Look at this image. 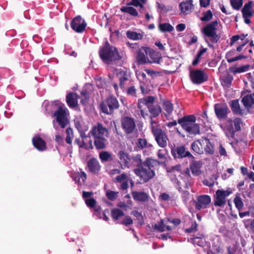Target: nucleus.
<instances>
[{
    "label": "nucleus",
    "mask_w": 254,
    "mask_h": 254,
    "mask_svg": "<svg viewBox=\"0 0 254 254\" xmlns=\"http://www.w3.org/2000/svg\"><path fill=\"white\" fill-rule=\"evenodd\" d=\"M119 105L117 98L110 96L105 101L100 104L102 112L106 114H112L115 109L119 108Z\"/></svg>",
    "instance_id": "obj_5"
},
{
    "label": "nucleus",
    "mask_w": 254,
    "mask_h": 254,
    "mask_svg": "<svg viewBox=\"0 0 254 254\" xmlns=\"http://www.w3.org/2000/svg\"><path fill=\"white\" fill-rule=\"evenodd\" d=\"M137 129L134 120L131 118L128 117V135L133 133V132Z\"/></svg>",
    "instance_id": "obj_41"
},
{
    "label": "nucleus",
    "mask_w": 254,
    "mask_h": 254,
    "mask_svg": "<svg viewBox=\"0 0 254 254\" xmlns=\"http://www.w3.org/2000/svg\"><path fill=\"white\" fill-rule=\"evenodd\" d=\"M66 136L65 141L68 144H71L72 140L73 137V130L71 127H68L66 129Z\"/></svg>",
    "instance_id": "obj_46"
},
{
    "label": "nucleus",
    "mask_w": 254,
    "mask_h": 254,
    "mask_svg": "<svg viewBox=\"0 0 254 254\" xmlns=\"http://www.w3.org/2000/svg\"><path fill=\"white\" fill-rule=\"evenodd\" d=\"M136 60L139 64H144L149 62L147 58V52L146 49L142 47L137 52Z\"/></svg>",
    "instance_id": "obj_19"
},
{
    "label": "nucleus",
    "mask_w": 254,
    "mask_h": 254,
    "mask_svg": "<svg viewBox=\"0 0 254 254\" xmlns=\"http://www.w3.org/2000/svg\"><path fill=\"white\" fill-rule=\"evenodd\" d=\"M217 20H215L207 24L202 30L204 35L205 42L210 48H213L212 44L217 43L220 40L221 35L216 33Z\"/></svg>",
    "instance_id": "obj_3"
},
{
    "label": "nucleus",
    "mask_w": 254,
    "mask_h": 254,
    "mask_svg": "<svg viewBox=\"0 0 254 254\" xmlns=\"http://www.w3.org/2000/svg\"><path fill=\"white\" fill-rule=\"evenodd\" d=\"M171 153L176 161H181L186 158L191 160L194 159V157L184 144L176 145L173 144L171 147Z\"/></svg>",
    "instance_id": "obj_4"
},
{
    "label": "nucleus",
    "mask_w": 254,
    "mask_h": 254,
    "mask_svg": "<svg viewBox=\"0 0 254 254\" xmlns=\"http://www.w3.org/2000/svg\"><path fill=\"white\" fill-rule=\"evenodd\" d=\"M153 228L159 232H163L165 230V225L164 224L163 220L161 219L157 224L152 225Z\"/></svg>",
    "instance_id": "obj_42"
},
{
    "label": "nucleus",
    "mask_w": 254,
    "mask_h": 254,
    "mask_svg": "<svg viewBox=\"0 0 254 254\" xmlns=\"http://www.w3.org/2000/svg\"><path fill=\"white\" fill-rule=\"evenodd\" d=\"M142 38L143 35L140 33H137L136 32L128 31V39L134 40H138L142 39Z\"/></svg>",
    "instance_id": "obj_44"
},
{
    "label": "nucleus",
    "mask_w": 254,
    "mask_h": 254,
    "mask_svg": "<svg viewBox=\"0 0 254 254\" xmlns=\"http://www.w3.org/2000/svg\"><path fill=\"white\" fill-rule=\"evenodd\" d=\"M236 207L238 209L239 211L241 210L243 206L244 203L240 197H236L234 200Z\"/></svg>",
    "instance_id": "obj_54"
},
{
    "label": "nucleus",
    "mask_w": 254,
    "mask_h": 254,
    "mask_svg": "<svg viewBox=\"0 0 254 254\" xmlns=\"http://www.w3.org/2000/svg\"><path fill=\"white\" fill-rule=\"evenodd\" d=\"M205 147H204V151L206 154L212 155L214 153V145L212 143L210 140L207 138H205Z\"/></svg>",
    "instance_id": "obj_35"
},
{
    "label": "nucleus",
    "mask_w": 254,
    "mask_h": 254,
    "mask_svg": "<svg viewBox=\"0 0 254 254\" xmlns=\"http://www.w3.org/2000/svg\"><path fill=\"white\" fill-rule=\"evenodd\" d=\"M127 80V75L124 73L123 75H122L119 77L120 80V86L122 88H125V82Z\"/></svg>",
    "instance_id": "obj_60"
},
{
    "label": "nucleus",
    "mask_w": 254,
    "mask_h": 254,
    "mask_svg": "<svg viewBox=\"0 0 254 254\" xmlns=\"http://www.w3.org/2000/svg\"><path fill=\"white\" fill-rule=\"evenodd\" d=\"M124 215V213L119 208H114L111 210V216L114 220H117Z\"/></svg>",
    "instance_id": "obj_39"
},
{
    "label": "nucleus",
    "mask_w": 254,
    "mask_h": 254,
    "mask_svg": "<svg viewBox=\"0 0 254 254\" xmlns=\"http://www.w3.org/2000/svg\"><path fill=\"white\" fill-rule=\"evenodd\" d=\"M87 23L80 15L74 17L70 22L71 29L77 33H83L86 29Z\"/></svg>",
    "instance_id": "obj_8"
},
{
    "label": "nucleus",
    "mask_w": 254,
    "mask_h": 254,
    "mask_svg": "<svg viewBox=\"0 0 254 254\" xmlns=\"http://www.w3.org/2000/svg\"><path fill=\"white\" fill-rule=\"evenodd\" d=\"M132 5L135 7L139 6L140 8H143V5L138 0H131L129 2H128V5Z\"/></svg>",
    "instance_id": "obj_61"
},
{
    "label": "nucleus",
    "mask_w": 254,
    "mask_h": 254,
    "mask_svg": "<svg viewBox=\"0 0 254 254\" xmlns=\"http://www.w3.org/2000/svg\"><path fill=\"white\" fill-rule=\"evenodd\" d=\"M121 127L126 133H127V117H124L121 120Z\"/></svg>",
    "instance_id": "obj_62"
},
{
    "label": "nucleus",
    "mask_w": 254,
    "mask_h": 254,
    "mask_svg": "<svg viewBox=\"0 0 254 254\" xmlns=\"http://www.w3.org/2000/svg\"><path fill=\"white\" fill-rule=\"evenodd\" d=\"M195 116L194 115H190L184 116L183 117L179 119L178 123L185 130L187 127H189L190 125L195 123Z\"/></svg>",
    "instance_id": "obj_14"
},
{
    "label": "nucleus",
    "mask_w": 254,
    "mask_h": 254,
    "mask_svg": "<svg viewBox=\"0 0 254 254\" xmlns=\"http://www.w3.org/2000/svg\"><path fill=\"white\" fill-rule=\"evenodd\" d=\"M191 149L197 154H202L203 149L201 141L198 139L193 142L191 144Z\"/></svg>",
    "instance_id": "obj_31"
},
{
    "label": "nucleus",
    "mask_w": 254,
    "mask_h": 254,
    "mask_svg": "<svg viewBox=\"0 0 254 254\" xmlns=\"http://www.w3.org/2000/svg\"><path fill=\"white\" fill-rule=\"evenodd\" d=\"M229 108L226 105L216 104L214 105V112L217 118L221 120L227 119Z\"/></svg>",
    "instance_id": "obj_12"
},
{
    "label": "nucleus",
    "mask_w": 254,
    "mask_h": 254,
    "mask_svg": "<svg viewBox=\"0 0 254 254\" xmlns=\"http://www.w3.org/2000/svg\"><path fill=\"white\" fill-rule=\"evenodd\" d=\"M106 196L110 200H114L117 197V193L112 191L108 190L106 192Z\"/></svg>",
    "instance_id": "obj_56"
},
{
    "label": "nucleus",
    "mask_w": 254,
    "mask_h": 254,
    "mask_svg": "<svg viewBox=\"0 0 254 254\" xmlns=\"http://www.w3.org/2000/svg\"><path fill=\"white\" fill-rule=\"evenodd\" d=\"M81 95L82 96V98L80 101V103L84 106L86 105L88 103V100L89 99V94L86 90H83L81 92Z\"/></svg>",
    "instance_id": "obj_47"
},
{
    "label": "nucleus",
    "mask_w": 254,
    "mask_h": 254,
    "mask_svg": "<svg viewBox=\"0 0 254 254\" xmlns=\"http://www.w3.org/2000/svg\"><path fill=\"white\" fill-rule=\"evenodd\" d=\"M128 14L133 16H137L138 13L134 7L128 6Z\"/></svg>",
    "instance_id": "obj_64"
},
{
    "label": "nucleus",
    "mask_w": 254,
    "mask_h": 254,
    "mask_svg": "<svg viewBox=\"0 0 254 254\" xmlns=\"http://www.w3.org/2000/svg\"><path fill=\"white\" fill-rule=\"evenodd\" d=\"M53 116L56 117V121L61 128L65 127L68 124L66 108L64 105L59 106L58 110L54 113Z\"/></svg>",
    "instance_id": "obj_7"
},
{
    "label": "nucleus",
    "mask_w": 254,
    "mask_h": 254,
    "mask_svg": "<svg viewBox=\"0 0 254 254\" xmlns=\"http://www.w3.org/2000/svg\"><path fill=\"white\" fill-rule=\"evenodd\" d=\"M126 21H123L122 23H121L120 28L115 32V33L118 38H120L121 37H124L127 36V24L126 23Z\"/></svg>",
    "instance_id": "obj_28"
},
{
    "label": "nucleus",
    "mask_w": 254,
    "mask_h": 254,
    "mask_svg": "<svg viewBox=\"0 0 254 254\" xmlns=\"http://www.w3.org/2000/svg\"><path fill=\"white\" fill-rule=\"evenodd\" d=\"M150 57L152 59L151 63H159L161 59V54L158 52L152 51L150 52Z\"/></svg>",
    "instance_id": "obj_43"
},
{
    "label": "nucleus",
    "mask_w": 254,
    "mask_h": 254,
    "mask_svg": "<svg viewBox=\"0 0 254 254\" xmlns=\"http://www.w3.org/2000/svg\"><path fill=\"white\" fill-rule=\"evenodd\" d=\"M107 139L106 137H98L94 138V144L97 149H103L106 146Z\"/></svg>",
    "instance_id": "obj_29"
},
{
    "label": "nucleus",
    "mask_w": 254,
    "mask_h": 254,
    "mask_svg": "<svg viewBox=\"0 0 254 254\" xmlns=\"http://www.w3.org/2000/svg\"><path fill=\"white\" fill-rule=\"evenodd\" d=\"M232 8L235 10H239L243 5V0H230Z\"/></svg>",
    "instance_id": "obj_50"
},
{
    "label": "nucleus",
    "mask_w": 254,
    "mask_h": 254,
    "mask_svg": "<svg viewBox=\"0 0 254 254\" xmlns=\"http://www.w3.org/2000/svg\"><path fill=\"white\" fill-rule=\"evenodd\" d=\"M118 155L119 156L120 163H123L126 167L127 164V153L124 152L123 151H120Z\"/></svg>",
    "instance_id": "obj_53"
},
{
    "label": "nucleus",
    "mask_w": 254,
    "mask_h": 254,
    "mask_svg": "<svg viewBox=\"0 0 254 254\" xmlns=\"http://www.w3.org/2000/svg\"><path fill=\"white\" fill-rule=\"evenodd\" d=\"M155 98L152 96H149L139 99L138 101V108L140 110L141 113H143L142 107L143 105H146L148 107L149 105L153 104Z\"/></svg>",
    "instance_id": "obj_20"
},
{
    "label": "nucleus",
    "mask_w": 254,
    "mask_h": 254,
    "mask_svg": "<svg viewBox=\"0 0 254 254\" xmlns=\"http://www.w3.org/2000/svg\"><path fill=\"white\" fill-rule=\"evenodd\" d=\"M149 112L151 114L150 118H156L158 117L161 113L162 109L161 107L158 104H151L147 107Z\"/></svg>",
    "instance_id": "obj_24"
},
{
    "label": "nucleus",
    "mask_w": 254,
    "mask_h": 254,
    "mask_svg": "<svg viewBox=\"0 0 254 254\" xmlns=\"http://www.w3.org/2000/svg\"><path fill=\"white\" fill-rule=\"evenodd\" d=\"M245 87L247 89L248 92H250L252 91L250 89L249 86L251 87V89L254 90V77H250L248 78V81H244Z\"/></svg>",
    "instance_id": "obj_49"
},
{
    "label": "nucleus",
    "mask_w": 254,
    "mask_h": 254,
    "mask_svg": "<svg viewBox=\"0 0 254 254\" xmlns=\"http://www.w3.org/2000/svg\"><path fill=\"white\" fill-rule=\"evenodd\" d=\"M158 28L162 32H170L174 30L173 26L169 23H160L158 25Z\"/></svg>",
    "instance_id": "obj_34"
},
{
    "label": "nucleus",
    "mask_w": 254,
    "mask_h": 254,
    "mask_svg": "<svg viewBox=\"0 0 254 254\" xmlns=\"http://www.w3.org/2000/svg\"><path fill=\"white\" fill-rule=\"evenodd\" d=\"M142 163L143 162H142L140 155L138 154L134 157H129L128 156V165L129 164L130 166H135L139 168L142 165ZM129 166L128 165V168H129Z\"/></svg>",
    "instance_id": "obj_22"
},
{
    "label": "nucleus",
    "mask_w": 254,
    "mask_h": 254,
    "mask_svg": "<svg viewBox=\"0 0 254 254\" xmlns=\"http://www.w3.org/2000/svg\"><path fill=\"white\" fill-rule=\"evenodd\" d=\"M242 102L244 106L247 109L254 107V93L244 96L242 100Z\"/></svg>",
    "instance_id": "obj_23"
},
{
    "label": "nucleus",
    "mask_w": 254,
    "mask_h": 254,
    "mask_svg": "<svg viewBox=\"0 0 254 254\" xmlns=\"http://www.w3.org/2000/svg\"><path fill=\"white\" fill-rule=\"evenodd\" d=\"M32 143L34 147L39 151H43L47 149L46 142L39 135L33 137Z\"/></svg>",
    "instance_id": "obj_16"
},
{
    "label": "nucleus",
    "mask_w": 254,
    "mask_h": 254,
    "mask_svg": "<svg viewBox=\"0 0 254 254\" xmlns=\"http://www.w3.org/2000/svg\"><path fill=\"white\" fill-rule=\"evenodd\" d=\"M79 95L74 92H70L66 96V102L70 108H75L78 105Z\"/></svg>",
    "instance_id": "obj_18"
},
{
    "label": "nucleus",
    "mask_w": 254,
    "mask_h": 254,
    "mask_svg": "<svg viewBox=\"0 0 254 254\" xmlns=\"http://www.w3.org/2000/svg\"><path fill=\"white\" fill-rule=\"evenodd\" d=\"M230 107L234 114L238 115L243 114V110L240 108L238 100L232 101Z\"/></svg>",
    "instance_id": "obj_33"
},
{
    "label": "nucleus",
    "mask_w": 254,
    "mask_h": 254,
    "mask_svg": "<svg viewBox=\"0 0 254 254\" xmlns=\"http://www.w3.org/2000/svg\"><path fill=\"white\" fill-rule=\"evenodd\" d=\"M183 175H184V176L187 179V182L186 183V185L187 186L190 185V184H191L190 181L191 180V177L190 176V170L189 169V168H187L186 169V170L184 171V172L183 173Z\"/></svg>",
    "instance_id": "obj_58"
},
{
    "label": "nucleus",
    "mask_w": 254,
    "mask_h": 254,
    "mask_svg": "<svg viewBox=\"0 0 254 254\" xmlns=\"http://www.w3.org/2000/svg\"><path fill=\"white\" fill-rule=\"evenodd\" d=\"M77 178L78 183L79 182L80 179L82 180L83 182H84L86 179L87 176L84 172L81 171L80 173L78 172L77 173Z\"/></svg>",
    "instance_id": "obj_63"
},
{
    "label": "nucleus",
    "mask_w": 254,
    "mask_h": 254,
    "mask_svg": "<svg viewBox=\"0 0 254 254\" xmlns=\"http://www.w3.org/2000/svg\"><path fill=\"white\" fill-rule=\"evenodd\" d=\"M189 135H195L200 134V126L198 124L194 123L185 130Z\"/></svg>",
    "instance_id": "obj_26"
},
{
    "label": "nucleus",
    "mask_w": 254,
    "mask_h": 254,
    "mask_svg": "<svg viewBox=\"0 0 254 254\" xmlns=\"http://www.w3.org/2000/svg\"><path fill=\"white\" fill-rule=\"evenodd\" d=\"M203 16L201 18L202 21H209L212 18V13L210 10H208L203 13Z\"/></svg>",
    "instance_id": "obj_52"
},
{
    "label": "nucleus",
    "mask_w": 254,
    "mask_h": 254,
    "mask_svg": "<svg viewBox=\"0 0 254 254\" xmlns=\"http://www.w3.org/2000/svg\"><path fill=\"white\" fill-rule=\"evenodd\" d=\"M226 128L227 130V135H229L231 137H233L236 132L233 127V121L232 120L228 118L226 119Z\"/></svg>",
    "instance_id": "obj_25"
},
{
    "label": "nucleus",
    "mask_w": 254,
    "mask_h": 254,
    "mask_svg": "<svg viewBox=\"0 0 254 254\" xmlns=\"http://www.w3.org/2000/svg\"><path fill=\"white\" fill-rule=\"evenodd\" d=\"M160 164V162L159 161L148 158L143 162L142 165L139 168L134 169L133 171L143 183H146L155 175V171L152 168Z\"/></svg>",
    "instance_id": "obj_1"
},
{
    "label": "nucleus",
    "mask_w": 254,
    "mask_h": 254,
    "mask_svg": "<svg viewBox=\"0 0 254 254\" xmlns=\"http://www.w3.org/2000/svg\"><path fill=\"white\" fill-rule=\"evenodd\" d=\"M181 165L180 164H178L174 166L171 167V168H169V169L167 170V172L169 173H174L175 171H177L179 173L181 172Z\"/></svg>",
    "instance_id": "obj_59"
},
{
    "label": "nucleus",
    "mask_w": 254,
    "mask_h": 254,
    "mask_svg": "<svg viewBox=\"0 0 254 254\" xmlns=\"http://www.w3.org/2000/svg\"><path fill=\"white\" fill-rule=\"evenodd\" d=\"M233 77L229 73H227L222 79V84L223 86L229 87L232 82Z\"/></svg>",
    "instance_id": "obj_48"
},
{
    "label": "nucleus",
    "mask_w": 254,
    "mask_h": 254,
    "mask_svg": "<svg viewBox=\"0 0 254 254\" xmlns=\"http://www.w3.org/2000/svg\"><path fill=\"white\" fill-rule=\"evenodd\" d=\"M190 77L191 82L194 84H201L208 80V76L201 69L191 70Z\"/></svg>",
    "instance_id": "obj_9"
},
{
    "label": "nucleus",
    "mask_w": 254,
    "mask_h": 254,
    "mask_svg": "<svg viewBox=\"0 0 254 254\" xmlns=\"http://www.w3.org/2000/svg\"><path fill=\"white\" fill-rule=\"evenodd\" d=\"M87 166L89 171L94 174H98L101 167L98 160L95 158H92L88 161Z\"/></svg>",
    "instance_id": "obj_15"
},
{
    "label": "nucleus",
    "mask_w": 254,
    "mask_h": 254,
    "mask_svg": "<svg viewBox=\"0 0 254 254\" xmlns=\"http://www.w3.org/2000/svg\"><path fill=\"white\" fill-rule=\"evenodd\" d=\"M127 175L126 174H122L119 176H118L114 180L116 183H121L123 182L121 186V188L123 190L127 189Z\"/></svg>",
    "instance_id": "obj_32"
},
{
    "label": "nucleus",
    "mask_w": 254,
    "mask_h": 254,
    "mask_svg": "<svg viewBox=\"0 0 254 254\" xmlns=\"http://www.w3.org/2000/svg\"><path fill=\"white\" fill-rule=\"evenodd\" d=\"M99 158L102 162H107L113 160L111 154L106 151H103L100 153Z\"/></svg>",
    "instance_id": "obj_40"
},
{
    "label": "nucleus",
    "mask_w": 254,
    "mask_h": 254,
    "mask_svg": "<svg viewBox=\"0 0 254 254\" xmlns=\"http://www.w3.org/2000/svg\"><path fill=\"white\" fill-rule=\"evenodd\" d=\"M90 134L94 138L105 137L107 136L108 131L107 128L104 127L102 124L98 123L94 126L90 131Z\"/></svg>",
    "instance_id": "obj_11"
},
{
    "label": "nucleus",
    "mask_w": 254,
    "mask_h": 254,
    "mask_svg": "<svg viewBox=\"0 0 254 254\" xmlns=\"http://www.w3.org/2000/svg\"><path fill=\"white\" fill-rule=\"evenodd\" d=\"M138 136V132L137 129H136L133 133L128 135V138L129 139L130 142L133 145H136L137 140V138Z\"/></svg>",
    "instance_id": "obj_51"
},
{
    "label": "nucleus",
    "mask_w": 254,
    "mask_h": 254,
    "mask_svg": "<svg viewBox=\"0 0 254 254\" xmlns=\"http://www.w3.org/2000/svg\"><path fill=\"white\" fill-rule=\"evenodd\" d=\"M250 65L246 64L242 65L239 67H231L229 68V70L231 72L236 74L237 73H241L248 71L249 69Z\"/></svg>",
    "instance_id": "obj_36"
},
{
    "label": "nucleus",
    "mask_w": 254,
    "mask_h": 254,
    "mask_svg": "<svg viewBox=\"0 0 254 254\" xmlns=\"http://www.w3.org/2000/svg\"><path fill=\"white\" fill-rule=\"evenodd\" d=\"M85 202L87 206L90 208H94L96 204V201L94 198L86 199Z\"/></svg>",
    "instance_id": "obj_57"
},
{
    "label": "nucleus",
    "mask_w": 254,
    "mask_h": 254,
    "mask_svg": "<svg viewBox=\"0 0 254 254\" xmlns=\"http://www.w3.org/2000/svg\"><path fill=\"white\" fill-rule=\"evenodd\" d=\"M147 141L146 139L139 138L137 140L136 145L134 146V149L137 150L138 148L142 149L147 146Z\"/></svg>",
    "instance_id": "obj_45"
},
{
    "label": "nucleus",
    "mask_w": 254,
    "mask_h": 254,
    "mask_svg": "<svg viewBox=\"0 0 254 254\" xmlns=\"http://www.w3.org/2000/svg\"><path fill=\"white\" fill-rule=\"evenodd\" d=\"M211 197L208 195H200L197 197L196 200L193 201V204L197 210L206 208L211 203Z\"/></svg>",
    "instance_id": "obj_10"
},
{
    "label": "nucleus",
    "mask_w": 254,
    "mask_h": 254,
    "mask_svg": "<svg viewBox=\"0 0 254 254\" xmlns=\"http://www.w3.org/2000/svg\"><path fill=\"white\" fill-rule=\"evenodd\" d=\"M252 1H249L248 3L245 4L242 9L243 16H253V12L252 9Z\"/></svg>",
    "instance_id": "obj_27"
},
{
    "label": "nucleus",
    "mask_w": 254,
    "mask_h": 254,
    "mask_svg": "<svg viewBox=\"0 0 254 254\" xmlns=\"http://www.w3.org/2000/svg\"><path fill=\"white\" fill-rule=\"evenodd\" d=\"M229 193L227 191L217 190L216 192V197L214 201L215 206H222L226 204V197Z\"/></svg>",
    "instance_id": "obj_13"
},
{
    "label": "nucleus",
    "mask_w": 254,
    "mask_h": 254,
    "mask_svg": "<svg viewBox=\"0 0 254 254\" xmlns=\"http://www.w3.org/2000/svg\"><path fill=\"white\" fill-rule=\"evenodd\" d=\"M192 0H187L186 1L181 2L179 4V7L182 13L189 14L191 12L193 8L192 3Z\"/></svg>",
    "instance_id": "obj_21"
},
{
    "label": "nucleus",
    "mask_w": 254,
    "mask_h": 254,
    "mask_svg": "<svg viewBox=\"0 0 254 254\" xmlns=\"http://www.w3.org/2000/svg\"><path fill=\"white\" fill-rule=\"evenodd\" d=\"M131 195L134 200L141 202H147L149 199V195L143 191L132 190Z\"/></svg>",
    "instance_id": "obj_17"
},
{
    "label": "nucleus",
    "mask_w": 254,
    "mask_h": 254,
    "mask_svg": "<svg viewBox=\"0 0 254 254\" xmlns=\"http://www.w3.org/2000/svg\"><path fill=\"white\" fill-rule=\"evenodd\" d=\"M99 55L102 61L107 64H112L114 61L120 60L123 57L119 53L117 49L111 45L108 41L100 48Z\"/></svg>",
    "instance_id": "obj_2"
},
{
    "label": "nucleus",
    "mask_w": 254,
    "mask_h": 254,
    "mask_svg": "<svg viewBox=\"0 0 254 254\" xmlns=\"http://www.w3.org/2000/svg\"><path fill=\"white\" fill-rule=\"evenodd\" d=\"M151 129L158 146L163 148L165 147L168 140L166 132L157 126H152Z\"/></svg>",
    "instance_id": "obj_6"
},
{
    "label": "nucleus",
    "mask_w": 254,
    "mask_h": 254,
    "mask_svg": "<svg viewBox=\"0 0 254 254\" xmlns=\"http://www.w3.org/2000/svg\"><path fill=\"white\" fill-rule=\"evenodd\" d=\"M234 126L235 127L234 130L236 132L241 130V124H242V120L241 119L236 118L233 121Z\"/></svg>",
    "instance_id": "obj_55"
},
{
    "label": "nucleus",
    "mask_w": 254,
    "mask_h": 254,
    "mask_svg": "<svg viewBox=\"0 0 254 254\" xmlns=\"http://www.w3.org/2000/svg\"><path fill=\"white\" fill-rule=\"evenodd\" d=\"M163 108L167 112L168 115L170 116L174 109L173 104L169 100L165 101L163 103Z\"/></svg>",
    "instance_id": "obj_37"
},
{
    "label": "nucleus",
    "mask_w": 254,
    "mask_h": 254,
    "mask_svg": "<svg viewBox=\"0 0 254 254\" xmlns=\"http://www.w3.org/2000/svg\"><path fill=\"white\" fill-rule=\"evenodd\" d=\"M192 160V162L190 163V168L193 175H198L201 167V163L200 161Z\"/></svg>",
    "instance_id": "obj_30"
},
{
    "label": "nucleus",
    "mask_w": 254,
    "mask_h": 254,
    "mask_svg": "<svg viewBox=\"0 0 254 254\" xmlns=\"http://www.w3.org/2000/svg\"><path fill=\"white\" fill-rule=\"evenodd\" d=\"M127 4L126 5L122 6L120 8V10L118 11V13L117 14V16H119L121 20H123L127 21Z\"/></svg>",
    "instance_id": "obj_38"
}]
</instances>
